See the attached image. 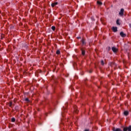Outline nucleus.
<instances>
[{
	"instance_id": "nucleus-1",
	"label": "nucleus",
	"mask_w": 131,
	"mask_h": 131,
	"mask_svg": "<svg viewBox=\"0 0 131 131\" xmlns=\"http://www.w3.org/2000/svg\"><path fill=\"white\" fill-rule=\"evenodd\" d=\"M131 131V126H129L128 127H124L123 128V131Z\"/></svg>"
},
{
	"instance_id": "nucleus-2",
	"label": "nucleus",
	"mask_w": 131,
	"mask_h": 131,
	"mask_svg": "<svg viewBox=\"0 0 131 131\" xmlns=\"http://www.w3.org/2000/svg\"><path fill=\"white\" fill-rule=\"evenodd\" d=\"M124 13V9H121L119 14L120 16H123Z\"/></svg>"
},
{
	"instance_id": "nucleus-3",
	"label": "nucleus",
	"mask_w": 131,
	"mask_h": 131,
	"mask_svg": "<svg viewBox=\"0 0 131 131\" xmlns=\"http://www.w3.org/2000/svg\"><path fill=\"white\" fill-rule=\"evenodd\" d=\"M112 50L114 53H117V51H118V49L115 47H112Z\"/></svg>"
},
{
	"instance_id": "nucleus-4",
	"label": "nucleus",
	"mask_w": 131,
	"mask_h": 131,
	"mask_svg": "<svg viewBox=\"0 0 131 131\" xmlns=\"http://www.w3.org/2000/svg\"><path fill=\"white\" fill-rule=\"evenodd\" d=\"M120 35H121V36L122 37H125V36H126V35L125 34H124V33H123V32H120Z\"/></svg>"
},
{
	"instance_id": "nucleus-5",
	"label": "nucleus",
	"mask_w": 131,
	"mask_h": 131,
	"mask_svg": "<svg viewBox=\"0 0 131 131\" xmlns=\"http://www.w3.org/2000/svg\"><path fill=\"white\" fill-rule=\"evenodd\" d=\"M112 30L114 32H116L117 31V27H113L112 28Z\"/></svg>"
},
{
	"instance_id": "nucleus-6",
	"label": "nucleus",
	"mask_w": 131,
	"mask_h": 131,
	"mask_svg": "<svg viewBox=\"0 0 131 131\" xmlns=\"http://www.w3.org/2000/svg\"><path fill=\"white\" fill-rule=\"evenodd\" d=\"M113 131H122V130H121V129L120 128H113Z\"/></svg>"
},
{
	"instance_id": "nucleus-7",
	"label": "nucleus",
	"mask_w": 131,
	"mask_h": 131,
	"mask_svg": "<svg viewBox=\"0 0 131 131\" xmlns=\"http://www.w3.org/2000/svg\"><path fill=\"white\" fill-rule=\"evenodd\" d=\"M57 5H58V3L56 2V3H52V4H51V6H52V7H55V6H57Z\"/></svg>"
},
{
	"instance_id": "nucleus-8",
	"label": "nucleus",
	"mask_w": 131,
	"mask_h": 131,
	"mask_svg": "<svg viewBox=\"0 0 131 131\" xmlns=\"http://www.w3.org/2000/svg\"><path fill=\"white\" fill-rule=\"evenodd\" d=\"M124 115L127 116V115H128V112L127 111L124 112Z\"/></svg>"
},
{
	"instance_id": "nucleus-9",
	"label": "nucleus",
	"mask_w": 131,
	"mask_h": 131,
	"mask_svg": "<svg viewBox=\"0 0 131 131\" xmlns=\"http://www.w3.org/2000/svg\"><path fill=\"white\" fill-rule=\"evenodd\" d=\"M97 5H99V6H102V3L100 1H97Z\"/></svg>"
},
{
	"instance_id": "nucleus-10",
	"label": "nucleus",
	"mask_w": 131,
	"mask_h": 131,
	"mask_svg": "<svg viewBox=\"0 0 131 131\" xmlns=\"http://www.w3.org/2000/svg\"><path fill=\"white\" fill-rule=\"evenodd\" d=\"M116 23H117V25H120V23H119V19L117 20Z\"/></svg>"
},
{
	"instance_id": "nucleus-11",
	"label": "nucleus",
	"mask_w": 131,
	"mask_h": 131,
	"mask_svg": "<svg viewBox=\"0 0 131 131\" xmlns=\"http://www.w3.org/2000/svg\"><path fill=\"white\" fill-rule=\"evenodd\" d=\"M51 29H52V30H55V29H56V27L55 26H52Z\"/></svg>"
},
{
	"instance_id": "nucleus-12",
	"label": "nucleus",
	"mask_w": 131,
	"mask_h": 131,
	"mask_svg": "<svg viewBox=\"0 0 131 131\" xmlns=\"http://www.w3.org/2000/svg\"><path fill=\"white\" fill-rule=\"evenodd\" d=\"M11 121H12V122H15V118H12L11 119Z\"/></svg>"
},
{
	"instance_id": "nucleus-13",
	"label": "nucleus",
	"mask_w": 131,
	"mask_h": 131,
	"mask_svg": "<svg viewBox=\"0 0 131 131\" xmlns=\"http://www.w3.org/2000/svg\"><path fill=\"white\" fill-rule=\"evenodd\" d=\"M85 45V43L84 42V40L83 39H82V46H84Z\"/></svg>"
},
{
	"instance_id": "nucleus-14",
	"label": "nucleus",
	"mask_w": 131,
	"mask_h": 131,
	"mask_svg": "<svg viewBox=\"0 0 131 131\" xmlns=\"http://www.w3.org/2000/svg\"><path fill=\"white\" fill-rule=\"evenodd\" d=\"M12 104H13V103L12 102H10V103H9V106L12 107Z\"/></svg>"
},
{
	"instance_id": "nucleus-15",
	"label": "nucleus",
	"mask_w": 131,
	"mask_h": 131,
	"mask_svg": "<svg viewBox=\"0 0 131 131\" xmlns=\"http://www.w3.org/2000/svg\"><path fill=\"white\" fill-rule=\"evenodd\" d=\"M56 54H57V55H59V54H60V51L57 50V51H56Z\"/></svg>"
},
{
	"instance_id": "nucleus-16",
	"label": "nucleus",
	"mask_w": 131,
	"mask_h": 131,
	"mask_svg": "<svg viewBox=\"0 0 131 131\" xmlns=\"http://www.w3.org/2000/svg\"><path fill=\"white\" fill-rule=\"evenodd\" d=\"M101 65H104V60H101Z\"/></svg>"
},
{
	"instance_id": "nucleus-17",
	"label": "nucleus",
	"mask_w": 131,
	"mask_h": 131,
	"mask_svg": "<svg viewBox=\"0 0 131 131\" xmlns=\"http://www.w3.org/2000/svg\"><path fill=\"white\" fill-rule=\"evenodd\" d=\"M85 54V52H84V50H83V49L82 50V56H84Z\"/></svg>"
},
{
	"instance_id": "nucleus-18",
	"label": "nucleus",
	"mask_w": 131,
	"mask_h": 131,
	"mask_svg": "<svg viewBox=\"0 0 131 131\" xmlns=\"http://www.w3.org/2000/svg\"><path fill=\"white\" fill-rule=\"evenodd\" d=\"M25 101H26L27 102H29V100L28 99V98H26L25 99Z\"/></svg>"
},
{
	"instance_id": "nucleus-19",
	"label": "nucleus",
	"mask_w": 131,
	"mask_h": 131,
	"mask_svg": "<svg viewBox=\"0 0 131 131\" xmlns=\"http://www.w3.org/2000/svg\"><path fill=\"white\" fill-rule=\"evenodd\" d=\"M84 131H90V129H86Z\"/></svg>"
},
{
	"instance_id": "nucleus-20",
	"label": "nucleus",
	"mask_w": 131,
	"mask_h": 131,
	"mask_svg": "<svg viewBox=\"0 0 131 131\" xmlns=\"http://www.w3.org/2000/svg\"><path fill=\"white\" fill-rule=\"evenodd\" d=\"M108 51H110V50H111V48L110 47H108Z\"/></svg>"
},
{
	"instance_id": "nucleus-21",
	"label": "nucleus",
	"mask_w": 131,
	"mask_h": 131,
	"mask_svg": "<svg viewBox=\"0 0 131 131\" xmlns=\"http://www.w3.org/2000/svg\"><path fill=\"white\" fill-rule=\"evenodd\" d=\"M77 38H78V39H79V38H80V37H77Z\"/></svg>"
},
{
	"instance_id": "nucleus-22",
	"label": "nucleus",
	"mask_w": 131,
	"mask_h": 131,
	"mask_svg": "<svg viewBox=\"0 0 131 131\" xmlns=\"http://www.w3.org/2000/svg\"><path fill=\"white\" fill-rule=\"evenodd\" d=\"M129 27H131V25H129Z\"/></svg>"
},
{
	"instance_id": "nucleus-23",
	"label": "nucleus",
	"mask_w": 131,
	"mask_h": 131,
	"mask_svg": "<svg viewBox=\"0 0 131 131\" xmlns=\"http://www.w3.org/2000/svg\"><path fill=\"white\" fill-rule=\"evenodd\" d=\"M76 112V113H77V112Z\"/></svg>"
}]
</instances>
